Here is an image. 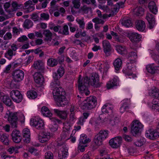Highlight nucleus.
I'll return each instance as SVG.
<instances>
[{"mask_svg": "<svg viewBox=\"0 0 159 159\" xmlns=\"http://www.w3.org/2000/svg\"><path fill=\"white\" fill-rule=\"evenodd\" d=\"M41 111L42 113L45 116L50 117L52 116V113L46 107H42Z\"/></svg>", "mask_w": 159, "mask_h": 159, "instance_id": "nucleus-34", "label": "nucleus"}, {"mask_svg": "<svg viewBox=\"0 0 159 159\" xmlns=\"http://www.w3.org/2000/svg\"><path fill=\"white\" fill-rule=\"evenodd\" d=\"M129 38L132 42H137L141 40V36L137 33L133 32L130 34Z\"/></svg>", "mask_w": 159, "mask_h": 159, "instance_id": "nucleus-21", "label": "nucleus"}, {"mask_svg": "<svg viewBox=\"0 0 159 159\" xmlns=\"http://www.w3.org/2000/svg\"><path fill=\"white\" fill-rule=\"evenodd\" d=\"M101 124V120L98 119L96 120L95 122L93 123V125L95 126L96 128H99Z\"/></svg>", "mask_w": 159, "mask_h": 159, "instance_id": "nucleus-62", "label": "nucleus"}, {"mask_svg": "<svg viewBox=\"0 0 159 159\" xmlns=\"http://www.w3.org/2000/svg\"><path fill=\"white\" fill-rule=\"evenodd\" d=\"M59 33L63 35H68L69 34L68 27L67 25H65L64 26L63 30H61L60 29L59 31Z\"/></svg>", "mask_w": 159, "mask_h": 159, "instance_id": "nucleus-47", "label": "nucleus"}, {"mask_svg": "<svg viewBox=\"0 0 159 159\" xmlns=\"http://www.w3.org/2000/svg\"><path fill=\"white\" fill-rule=\"evenodd\" d=\"M148 8L150 11L153 14H156L158 12V8L155 3L153 1L149 2Z\"/></svg>", "mask_w": 159, "mask_h": 159, "instance_id": "nucleus-31", "label": "nucleus"}, {"mask_svg": "<svg viewBox=\"0 0 159 159\" xmlns=\"http://www.w3.org/2000/svg\"><path fill=\"white\" fill-rule=\"evenodd\" d=\"M11 136L12 139L14 142L19 143L20 142L22 137L21 134L19 130L14 129L12 132Z\"/></svg>", "mask_w": 159, "mask_h": 159, "instance_id": "nucleus-16", "label": "nucleus"}, {"mask_svg": "<svg viewBox=\"0 0 159 159\" xmlns=\"http://www.w3.org/2000/svg\"><path fill=\"white\" fill-rule=\"evenodd\" d=\"M104 52L107 54L111 51V45L109 42L107 40H104L102 42Z\"/></svg>", "mask_w": 159, "mask_h": 159, "instance_id": "nucleus-27", "label": "nucleus"}, {"mask_svg": "<svg viewBox=\"0 0 159 159\" xmlns=\"http://www.w3.org/2000/svg\"><path fill=\"white\" fill-rule=\"evenodd\" d=\"M99 75L96 73L93 74L89 78L88 77L82 78L81 75H79L78 80V88L81 93L84 94L86 96L90 93L88 87L89 85L96 87H100L101 83L99 82Z\"/></svg>", "mask_w": 159, "mask_h": 159, "instance_id": "nucleus-1", "label": "nucleus"}, {"mask_svg": "<svg viewBox=\"0 0 159 159\" xmlns=\"http://www.w3.org/2000/svg\"><path fill=\"white\" fill-rule=\"evenodd\" d=\"M12 75L15 81L19 82L23 80L24 76V73L23 70L17 69L13 71Z\"/></svg>", "mask_w": 159, "mask_h": 159, "instance_id": "nucleus-8", "label": "nucleus"}, {"mask_svg": "<svg viewBox=\"0 0 159 159\" xmlns=\"http://www.w3.org/2000/svg\"><path fill=\"white\" fill-rule=\"evenodd\" d=\"M146 136L151 139H154L159 136V133L152 129L146 131Z\"/></svg>", "mask_w": 159, "mask_h": 159, "instance_id": "nucleus-15", "label": "nucleus"}, {"mask_svg": "<svg viewBox=\"0 0 159 159\" xmlns=\"http://www.w3.org/2000/svg\"><path fill=\"white\" fill-rule=\"evenodd\" d=\"M30 132L28 128L24 129L23 131V139L26 143H29L30 140Z\"/></svg>", "mask_w": 159, "mask_h": 159, "instance_id": "nucleus-24", "label": "nucleus"}, {"mask_svg": "<svg viewBox=\"0 0 159 159\" xmlns=\"http://www.w3.org/2000/svg\"><path fill=\"white\" fill-rule=\"evenodd\" d=\"M145 142V139L142 138L138 140L134 143V144L137 147H141L142 146Z\"/></svg>", "mask_w": 159, "mask_h": 159, "instance_id": "nucleus-55", "label": "nucleus"}, {"mask_svg": "<svg viewBox=\"0 0 159 159\" xmlns=\"http://www.w3.org/2000/svg\"><path fill=\"white\" fill-rule=\"evenodd\" d=\"M16 52L11 50L10 48H8V51L5 54L6 57L9 60H11L13 56L16 55Z\"/></svg>", "mask_w": 159, "mask_h": 159, "instance_id": "nucleus-45", "label": "nucleus"}, {"mask_svg": "<svg viewBox=\"0 0 159 159\" xmlns=\"http://www.w3.org/2000/svg\"><path fill=\"white\" fill-rule=\"evenodd\" d=\"M41 72H37L34 75V79L35 82L39 84H42L44 82V79Z\"/></svg>", "mask_w": 159, "mask_h": 159, "instance_id": "nucleus-23", "label": "nucleus"}, {"mask_svg": "<svg viewBox=\"0 0 159 159\" xmlns=\"http://www.w3.org/2000/svg\"><path fill=\"white\" fill-rule=\"evenodd\" d=\"M2 100L7 106H10L11 105L12 102L9 97L7 96H3Z\"/></svg>", "mask_w": 159, "mask_h": 159, "instance_id": "nucleus-44", "label": "nucleus"}, {"mask_svg": "<svg viewBox=\"0 0 159 159\" xmlns=\"http://www.w3.org/2000/svg\"><path fill=\"white\" fill-rule=\"evenodd\" d=\"M113 105L110 104H105L102 108V111L103 113H107L109 115H111L113 113Z\"/></svg>", "mask_w": 159, "mask_h": 159, "instance_id": "nucleus-19", "label": "nucleus"}, {"mask_svg": "<svg viewBox=\"0 0 159 159\" xmlns=\"http://www.w3.org/2000/svg\"><path fill=\"white\" fill-rule=\"evenodd\" d=\"M150 94L155 98H158L159 97V89L155 87L152 88Z\"/></svg>", "mask_w": 159, "mask_h": 159, "instance_id": "nucleus-37", "label": "nucleus"}, {"mask_svg": "<svg viewBox=\"0 0 159 159\" xmlns=\"http://www.w3.org/2000/svg\"><path fill=\"white\" fill-rule=\"evenodd\" d=\"M31 18L34 21H36L39 20V17L37 14L33 13L31 15Z\"/></svg>", "mask_w": 159, "mask_h": 159, "instance_id": "nucleus-63", "label": "nucleus"}, {"mask_svg": "<svg viewBox=\"0 0 159 159\" xmlns=\"http://www.w3.org/2000/svg\"><path fill=\"white\" fill-rule=\"evenodd\" d=\"M53 111L55 113L62 119L65 118L67 116V114L65 111H60L56 109H54Z\"/></svg>", "mask_w": 159, "mask_h": 159, "instance_id": "nucleus-38", "label": "nucleus"}, {"mask_svg": "<svg viewBox=\"0 0 159 159\" xmlns=\"http://www.w3.org/2000/svg\"><path fill=\"white\" fill-rule=\"evenodd\" d=\"M45 159H53V154L52 152H48L45 154Z\"/></svg>", "mask_w": 159, "mask_h": 159, "instance_id": "nucleus-59", "label": "nucleus"}, {"mask_svg": "<svg viewBox=\"0 0 159 159\" xmlns=\"http://www.w3.org/2000/svg\"><path fill=\"white\" fill-rule=\"evenodd\" d=\"M59 43L60 42H59L57 40V39L56 38L52 39L51 45L54 46H58Z\"/></svg>", "mask_w": 159, "mask_h": 159, "instance_id": "nucleus-64", "label": "nucleus"}, {"mask_svg": "<svg viewBox=\"0 0 159 159\" xmlns=\"http://www.w3.org/2000/svg\"><path fill=\"white\" fill-rule=\"evenodd\" d=\"M97 103L96 97L90 96L84 100L82 103V107L85 109H91L95 107Z\"/></svg>", "mask_w": 159, "mask_h": 159, "instance_id": "nucleus-2", "label": "nucleus"}, {"mask_svg": "<svg viewBox=\"0 0 159 159\" xmlns=\"http://www.w3.org/2000/svg\"><path fill=\"white\" fill-rule=\"evenodd\" d=\"M10 6V4L8 2H6L4 5V7L5 11L8 13L11 12V10L8 9Z\"/></svg>", "mask_w": 159, "mask_h": 159, "instance_id": "nucleus-60", "label": "nucleus"}, {"mask_svg": "<svg viewBox=\"0 0 159 159\" xmlns=\"http://www.w3.org/2000/svg\"><path fill=\"white\" fill-rule=\"evenodd\" d=\"M109 132L107 130H101L99 133L98 134L103 140H104L107 138L108 136Z\"/></svg>", "mask_w": 159, "mask_h": 159, "instance_id": "nucleus-35", "label": "nucleus"}, {"mask_svg": "<svg viewBox=\"0 0 159 159\" xmlns=\"http://www.w3.org/2000/svg\"><path fill=\"white\" fill-rule=\"evenodd\" d=\"M72 3L74 8L78 9L80 7V2L79 0H72Z\"/></svg>", "mask_w": 159, "mask_h": 159, "instance_id": "nucleus-56", "label": "nucleus"}, {"mask_svg": "<svg viewBox=\"0 0 159 159\" xmlns=\"http://www.w3.org/2000/svg\"><path fill=\"white\" fill-rule=\"evenodd\" d=\"M152 109L154 110L157 111L159 108V99L156 98L153 99L152 102Z\"/></svg>", "mask_w": 159, "mask_h": 159, "instance_id": "nucleus-40", "label": "nucleus"}, {"mask_svg": "<svg viewBox=\"0 0 159 159\" xmlns=\"http://www.w3.org/2000/svg\"><path fill=\"white\" fill-rule=\"evenodd\" d=\"M52 94L54 96L57 98L63 95H65L66 93L61 87H59L58 88H56L53 89Z\"/></svg>", "mask_w": 159, "mask_h": 159, "instance_id": "nucleus-22", "label": "nucleus"}, {"mask_svg": "<svg viewBox=\"0 0 159 159\" xmlns=\"http://www.w3.org/2000/svg\"><path fill=\"white\" fill-rule=\"evenodd\" d=\"M76 21L79 25V27L82 29L84 28L85 23L84 21V19L83 18L81 19H80L77 18L76 20Z\"/></svg>", "mask_w": 159, "mask_h": 159, "instance_id": "nucleus-53", "label": "nucleus"}, {"mask_svg": "<svg viewBox=\"0 0 159 159\" xmlns=\"http://www.w3.org/2000/svg\"><path fill=\"white\" fill-rule=\"evenodd\" d=\"M12 31L14 34H20V31H22L21 29H18L16 27H15L12 28Z\"/></svg>", "mask_w": 159, "mask_h": 159, "instance_id": "nucleus-61", "label": "nucleus"}, {"mask_svg": "<svg viewBox=\"0 0 159 159\" xmlns=\"http://www.w3.org/2000/svg\"><path fill=\"white\" fill-rule=\"evenodd\" d=\"M9 135H7L5 134L2 135L1 137V141L5 145H9Z\"/></svg>", "mask_w": 159, "mask_h": 159, "instance_id": "nucleus-41", "label": "nucleus"}, {"mask_svg": "<svg viewBox=\"0 0 159 159\" xmlns=\"http://www.w3.org/2000/svg\"><path fill=\"white\" fill-rule=\"evenodd\" d=\"M51 138L50 133L49 132H44L42 134L41 137L39 138L40 142L44 143L48 141Z\"/></svg>", "mask_w": 159, "mask_h": 159, "instance_id": "nucleus-29", "label": "nucleus"}, {"mask_svg": "<svg viewBox=\"0 0 159 159\" xmlns=\"http://www.w3.org/2000/svg\"><path fill=\"white\" fill-rule=\"evenodd\" d=\"M101 138L98 134L95 136L93 139V142L95 146L92 147L93 149H97L98 146L102 144V141L103 140Z\"/></svg>", "mask_w": 159, "mask_h": 159, "instance_id": "nucleus-25", "label": "nucleus"}, {"mask_svg": "<svg viewBox=\"0 0 159 159\" xmlns=\"http://www.w3.org/2000/svg\"><path fill=\"white\" fill-rule=\"evenodd\" d=\"M128 57H131V58L129 59V60L131 61L130 63H128L127 64V71H128L129 70H132V69H134L133 67V66H134V65H133L132 63L135 61V60L137 58V56L136 52H131L129 54Z\"/></svg>", "mask_w": 159, "mask_h": 159, "instance_id": "nucleus-11", "label": "nucleus"}, {"mask_svg": "<svg viewBox=\"0 0 159 159\" xmlns=\"http://www.w3.org/2000/svg\"><path fill=\"white\" fill-rule=\"evenodd\" d=\"M73 124V122H72L69 120H67L65 122L63 123V130L70 131Z\"/></svg>", "mask_w": 159, "mask_h": 159, "instance_id": "nucleus-42", "label": "nucleus"}, {"mask_svg": "<svg viewBox=\"0 0 159 159\" xmlns=\"http://www.w3.org/2000/svg\"><path fill=\"white\" fill-rule=\"evenodd\" d=\"M51 122L48 125V127L50 130L54 132L57 130L58 128L57 123L59 124L61 122L60 120L55 118L50 119Z\"/></svg>", "mask_w": 159, "mask_h": 159, "instance_id": "nucleus-13", "label": "nucleus"}, {"mask_svg": "<svg viewBox=\"0 0 159 159\" xmlns=\"http://www.w3.org/2000/svg\"><path fill=\"white\" fill-rule=\"evenodd\" d=\"M54 98L55 100L57 102V105L58 106L64 107L68 103V101L65 95Z\"/></svg>", "mask_w": 159, "mask_h": 159, "instance_id": "nucleus-17", "label": "nucleus"}, {"mask_svg": "<svg viewBox=\"0 0 159 159\" xmlns=\"http://www.w3.org/2000/svg\"><path fill=\"white\" fill-rule=\"evenodd\" d=\"M116 50L121 55H126L127 53V50L125 46L117 45L116 47Z\"/></svg>", "mask_w": 159, "mask_h": 159, "instance_id": "nucleus-32", "label": "nucleus"}, {"mask_svg": "<svg viewBox=\"0 0 159 159\" xmlns=\"http://www.w3.org/2000/svg\"><path fill=\"white\" fill-rule=\"evenodd\" d=\"M31 125L39 129H42L44 126L43 120L39 117H34L31 119Z\"/></svg>", "mask_w": 159, "mask_h": 159, "instance_id": "nucleus-5", "label": "nucleus"}, {"mask_svg": "<svg viewBox=\"0 0 159 159\" xmlns=\"http://www.w3.org/2000/svg\"><path fill=\"white\" fill-rule=\"evenodd\" d=\"M122 142V138L120 136H116L111 139L109 144L111 147L116 148L119 147Z\"/></svg>", "mask_w": 159, "mask_h": 159, "instance_id": "nucleus-6", "label": "nucleus"}, {"mask_svg": "<svg viewBox=\"0 0 159 159\" xmlns=\"http://www.w3.org/2000/svg\"><path fill=\"white\" fill-rule=\"evenodd\" d=\"M24 8L26 13L30 12L34 10V4L33 3L32 1L28 0L25 2Z\"/></svg>", "mask_w": 159, "mask_h": 159, "instance_id": "nucleus-18", "label": "nucleus"}, {"mask_svg": "<svg viewBox=\"0 0 159 159\" xmlns=\"http://www.w3.org/2000/svg\"><path fill=\"white\" fill-rule=\"evenodd\" d=\"M49 16L48 14L42 13L40 14V19L42 20H48L49 19Z\"/></svg>", "mask_w": 159, "mask_h": 159, "instance_id": "nucleus-58", "label": "nucleus"}, {"mask_svg": "<svg viewBox=\"0 0 159 159\" xmlns=\"http://www.w3.org/2000/svg\"><path fill=\"white\" fill-rule=\"evenodd\" d=\"M57 64V61L56 59L51 58L48 60L47 64L49 66L53 67L56 66Z\"/></svg>", "mask_w": 159, "mask_h": 159, "instance_id": "nucleus-46", "label": "nucleus"}, {"mask_svg": "<svg viewBox=\"0 0 159 159\" xmlns=\"http://www.w3.org/2000/svg\"><path fill=\"white\" fill-rule=\"evenodd\" d=\"M136 28L139 31H143L145 28V24L144 21L141 20H138L136 22Z\"/></svg>", "mask_w": 159, "mask_h": 159, "instance_id": "nucleus-30", "label": "nucleus"}, {"mask_svg": "<svg viewBox=\"0 0 159 159\" xmlns=\"http://www.w3.org/2000/svg\"><path fill=\"white\" fill-rule=\"evenodd\" d=\"M70 131L64 130L62 132L60 137L58 139V146H61V144L64 143L66 141L69 139Z\"/></svg>", "mask_w": 159, "mask_h": 159, "instance_id": "nucleus-9", "label": "nucleus"}, {"mask_svg": "<svg viewBox=\"0 0 159 159\" xmlns=\"http://www.w3.org/2000/svg\"><path fill=\"white\" fill-rule=\"evenodd\" d=\"M146 19L148 22V28L152 29L155 25V20L154 16L151 13H148L147 14Z\"/></svg>", "mask_w": 159, "mask_h": 159, "instance_id": "nucleus-14", "label": "nucleus"}, {"mask_svg": "<svg viewBox=\"0 0 159 159\" xmlns=\"http://www.w3.org/2000/svg\"><path fill=\"white\" fill-rule=\"evenodd\" d=\"M29 152L35 156H37L39 154V151L36 148L33 147L29 148Z\"/></svg>", "mask_w": 159, "mask_h": 159, "instance_id": "nucleus-51", "label": "nucleus"}, {"mask_svg": "<svg viewBox=\"0 0 159 159\" xmlns=\"http://www.w3.org/2000/svg\"><path fill=\"white\" fill-rule=\"evenodd\" d=\"M27 97L29 98L34 99L37 96V93L34 91H30L27 92Z\"/></svg>", "mask_w": 159, "mask_h": 159, "instance_id": "nucleus-49", "label": "nucleus"}, {"mask_svg": "<svg viewBox=\"0 0 159 159\" xmlns=\"http://www.w3.org/2000/svg\"><path fill=\"white\" fill-rule=\"evenodd\" d=\"M143 127V125L139 120H134L132 124L131 132L133 136H136L139 134Z\"/></svg>", "mask_w": 159, "mask_h": 159, "instance_id": "nucleus-4", "label": "nucleus"}, {"mask_svg": "<svg viewBox=\"0 0 159 159\" xmlns=\"http://www.w3.org/2000/svg\"><path fill=\"white\" fill-rule=\"evenodd\" d=\"M133 12L137 16L142 15L143 14V9L141 7H137L134 9Z\"/></svg>", "mask_w": 159, "mask_h": 159, "instance_id": "nucleus-43", "label": "nucleus"}, {"mask_svg": "<svg viewBox=\"0 0 159 159\" xmlns=\"http://www.w3.org/2000/svg\"><path fill=\"white\" fill-rule=\"evenodd\" d=\"M121 24L123 26L127 27H129L132 25L131 19L130 18L124 20L121 22Z\"/></svg>", "mask_w": 159, "mask_h": 159, "instance_id": "nucleus-48", "label": "nucleus"}, {"mask_svg": "<svg viewBox=\"0 0 159 159\" xmlns=\"http://www.w3.org/2000/svg\"><path fill=\"white\" fill-rule=\"evenodd\" d=\"M32 66L35 69L39 71V72L43 73L45 70V63L41 60L35 61Z\"/></svg>", "mask_w": 159, "mask_h": 159, "instance_id": "nucleus-10", "label": "nucleus"}, {"mask_svg": "<svg viewBox=\"0 0 159 159\" xmlns=\"http://www.w3.org/2000/svg\"><path fill=\"white\" fill-rule=\"evenodd\" d=\"M118 77L115 76L113 78L109 80L107 84V87L108 89H110L114 86L117 85Z\"/></svg>", "mask_w": 159, "mask_h": 159, "instance_id": "nucleus-26", "label": "nucleus"}, {"mask_svg": "<svg viewBox=\"0 0 159 159\" xmlns=\"http://www.w3.org/2000/svg\"><path fill=\"white\" fill-rule=\"evenodd\" d=\"M33 25V22L31 20L27 19L25 20L24 23V26L25 28L27 29L31 27Z\"/></svg>", "mask_w": 159, "mask_h": 159, "instance_id": "nucleus-50", "label": "nucleus"}, {"mask_svg": "<svg viewBox=\"0 0 159 159\" xmlns=\"http://www.w3.org/2000/svg\"><path fill=\"white\" fill-rule=\"evenodd\" d=\"M17 113L10 112L8 111L7 113L4 116L5 118H7L8 121L11 124L13 128H16L17 124L18 117Z\"/></svg>", "mask_w": 159, "mask_h": 159, "instance_id": "nucleus-3", "label": "nucleus"}, {"mask_svg": "<svg viewBox=\"0 0 159 159\" xmlns=\"http://www.w3.org/2000/svg\"><path fill=\"white\" fill-rule=\"evenodd\" d=\"M65 73V70L62 66H60L57 70V72L53 74V77L54 79L59 80L61 77Z\"/></svg>", "mask_w": 159, "mask_h": 159, "instance_id": "nucleus-20", "label": "nucleus"}, {"mask_svg": "<svg viewBox=\"0 0 159 159\" xmlns=\"http://www.w3.org/2000/svg\"><path fill=\"white\" fill-rule=\"evenodd\" d=\"M54 79V81L52 82L50 86L52 88L55 89L56 88H58L60 84V82L58 80Z\"/></svg>", "mask_w": 159, "mask_h": 159, "instance_id": "nucleus-52", "label": "nucleus"}, {"mask_svg": "<svg viewBox=\"0 0 159 159\" xmlns=\"http://www.w3.org/2000/svg\"><path fill=\"white\" fill-rule=\"evenodd\" d=\"M146 69L148 72L154 74L157 70H159V67L155 66L154 64H150L147 66Z\"/></svg>", "mask_w": 159, "mask_h": 159, "instance_id": "nucleus-28", "label": "nucleus"}, {"mask_svg": "<svg viewBox=\"0 0 159 159\" xmlns=\"http://www.w3.org/2000/svg\"><path fill=\"white\" fill-rule=\"evenodd\" d=\"M10 95L13 100L16 103H19L22 100V96L18 90H12L10 93Z\"/></svg>", "mask_w": 159, "mask_h": 159, "instance_id": "nucleus-7", "label": "nucleus"}, {"mask_svg": "<svg viewBox=\"0 0 159 159\" xmlns=\"http://www.w3.org/2000/svg\"><path fill=\"white\" fill-rule=\"evenodd\" d=\"M43 34L45 37V40L46 41H51L52 35V34L49 30H44Z\"/></svg>", "mask_w": 159, "mask_h": 159, "instance_id": "nucleus-36", "label": "nucleus"}, {"mask_svg": "<svg viewBox=\"0 0 159 159\" xmlns=\"http://www.w3.org/2000/svg\"><path fill=\"white\" fill-rule=\"evenodd\" d=\"M92 21L93 22L95 23V24H103L104 22V20L98 17H96L94 18H93V19Z\"/></svg>", "mask_w": 159, "mask_h": 159, "instance_id": "nucleus-57", "label": "nucleus"}, {"mask_svg": "<svg viewBox=\"0 0 159 159\" xmlns=\"http://www.w3.org/2000/svg\"><path fill=\"white\" fill-rule=\"evenodd\" d=\"M62 147L60 148L58 152V157L59 159H65L67 156L68 152V148L63 144H61Z\"/></svg>", "mask_w": 159, "mask_h": 159, "instance_id": "nucleus-12", "label": "nucleus"}, {"mask_svg": "<svg viewBox=\"0 0 159 159\" xmlns=\"http://www.w3.org/2000/svg\"><path fill=\"white\" fill-rule=\"evenodd\" d=\"M80 144H85L89 143L91 140L87 137V135L84 134L81 135L80 139Z\"/></svg>", "mask_w": 159, "mask_h": 159, "instance_id": "nucleus-33", "label": "nucleus"}, {"mask_svg": "<svg viewBox=\"0 0 159 159\" xmlns=\"http://www.w3.org/2000/svg\"><path fill=\"white\" fill-rule=\"evenodd\" d=\"M12 7L13 9L11 10V12L14 11L16 10L17 9L20 8L21 7V4H19L15 2H14L12 3Z\"/></svg>", "mask_w": 159, "mask_h": 159, "instance_id": "nucleus-54", "label": "nucleus"}, {"mask_svg": "<svg viewBox=\"0 0 159 159\" xmlns=\"http://www.w3.org/2000/svg\"><path fill=\"white\" fill-rule=\"evenodd\" d=\"M122 63V60L119 58H117L114 61L113 65L116 70H118L120 69L121 67Z\"/></svg>", "mask_w": 159, "mask_h": 159, "instance_id": "nucleus-39", "label": "nucleus"}]
</instances>
